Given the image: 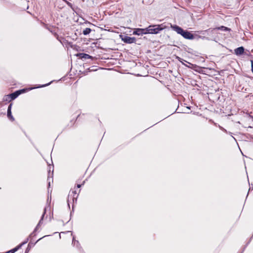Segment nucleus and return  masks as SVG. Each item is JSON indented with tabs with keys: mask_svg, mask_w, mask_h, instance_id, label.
<instances>
[{
	"mask_svg": "<svg viewBox=\"0 0 253 253\" xmlns=\"http://www.w3.org/2000/svg\"><path fill=\"white\" fill-rule=\"evenodd\" d=\"M170 27L177 34L181 35L186 39L193 40L194 38V35L192 33L187 30H184L182 28L176 25L171 24Z\"/></svg>",
	"mask_w": 253,
	"mask_h": 253,
	"instance_id": "1",
	"label": "nucleus"
},
{
	"mask_svg": "<svg viewBox=\"0 0 253 253\" xmlns=\"http://www.w3.org/2000/svg\"><path fill=\"white\" fill-rule=\"evenodd\" d=\"M165 28L162 25H152L146 28L147 34H157Z\"/></svg>",
	"mask_w": 253,
	"mask_h": 253,
	"instance_id": "2",
	"label": "nucleus"
},
{
	"mask_svg": "<svg viewBox=\"0 0 253 253\" xmlns=\"http://www.w3.org/2000/svg\"><path fill=\"white\" fill-rule=\"evenodd\" d=\"M122 40L126 43H132L136 42L135 37H130L127 36H121Z\"/></svg>",
	"mask_w": 253,
	"mask_h": 253,
	"instance_id": "3",
	"label": "nucleus"
},
{
	"mask_svg": "<svg viewBox=\"0 0 253 253\" xmlns=\"http://www.w3.org/2000/svg\"><path fill=\"white\" fill-rule=\"evenodd\" d=\"M133 35H142L143 34H147V29L146 28L145 29H140V28H137L135 29L134 31L133 32Z\"/></svg>",
	"mask_w": 253,
	"mask_h": 253,
	"instance_id": "4",
	"label": "nucleus"
},
{
	"mask_svg": "<svg viewBox=\"0 0 253 253\" xmlns=\"http://www.w3.org/2000/svg\"><path fill=\"white\" fill-rule=\"evenodd\" d=\"M244 47L243 46H240L234 50V53L237 56H240L244 53Z\"/></svg>",
	"mask_w": 253,
	"mask_h": 253,
	"instance_id": "5",
	"label": "nucleus"
},
{
	"mask_svg": "<svg viewBox=\"0 0 253 253\" xmlns=\"http://www.w3.org/2000/svg\"><path fill=\"white\" fill-rule=\"evenodd\" d=\"M77 56L79 57V58H81L82 59H86L92 58V56H91L89 54L84 53H78L77 54Z\"/></svg>",
	"mask_w": 253,
	"mask_h": 253,
	"instance_id": "6",
	"label": "nucleus"
},
{
	"mask_svg": "<svg viewBox=\"0 0 253 253\" xmlns=\"http://www.w3.org/2000/svg\"><path fill=\"white\" fill-rule=\"evenodd\" d=\"M45 213H46V208H45L44 209V211H43V213L41 217L40 220L39 221L38 225H37L36 227L35 228L34 231L31 234V236H32L34 234V232H35L38 229L39 226L42 223V221L43 220V218L44 217V214H45Z\"/></svg>",
	"mask_w": 253,
	"mask_h": 253,
	"instance_id": "7",
	"label": "nucleus"
},
{
	"mask_svg": "<svg viewBox=\"0 0 253 253\" xmlns=\"http://www.w3.org/2000/svg\"><path fill=\"white\" fill-rule=\"evenodd\" d=\"M28 240V239H27L26 241H25L24 242H23L22 243H21V244L19 245L18 246H17L15 248H14V249H13L9 251V252H10V253H14L15 252L17 251L23 245L26 244Z\"/></svg>",
	"mask_w": 253,
	"mask_h": 253,
	"instance_id": "8",
	"label": "nucleus"
},
{
	"mask_svg": "<svg viewBox=\"0 0 253 253\" xmlns=\"http://www.w3.org/2000/svg\"><path fill=\"white\" fill-rule=\"evenodd\" d=\"M18 96V93H17V92L15 91L7 95V97L8 98H10L11 100H14L15 98H16Z\"/></svg>",
	"mask_w": 253,
	"mask_h": 253,
	"instance_id": "9",
	"label": "nucleus"
},
{
	"mask_svg": "<svg viewBox=\"0 0 253 253\" xmlns=\"http://www.w3.org/2000/svg\"><path fill=\"white\" fill-rule=\"evenodd\" d=\"M214 29L224 31H230V29H229L227 27H226L224 26H221L220 27H216Z\"/></svg>",
	"mask_w": 253,
	"mask_h": 253,
	"instance_id": "10",
	"label": "nucleus"
},
{
	"mask_svg": "<svg viewBox=\"0 0 253 253\" xmlns=\"http://www.w3.org/2000/svg\"><path fill=\"white\" fill-rule=\"evenodd\" d=\"M72 195H73V200L74 202V199H76V200H77V198L78 197V195H77V193H76V191H72L71 193L70 192L69 196H72Z\"/></svg>",
	"mask_w": 253,
	"mask_h": 253,
	"instance_id": "11",
	"label": "nucleus"
},
{
	"mask_svg": "<svg viewBox=\"0 0 253 253\" xmlns=\"http://www.w3.org/2000/svg\"><path fill=\"white\" fill-rule=\"evenodd\" d=\"M91 30L89 28H85V29H84L83 31V34L84 35H87L88 34H89L90 32H91Z\"/></svg>",
	"mask_w": 253,
	"mask_h": 253,
	"instance_id": "12",
	"label": "nucleus"
},
{
	"mask_svg": "<svg viewBox=\"0 0 253 253\" xmlns=\"http://www.w3.org/2000/svg\"><path fill=\"white\" fill-rule=\"evenodd\" d=\"M7 117L12 121H13L14 120V118L12 116L11 111L7 112Z\"/></svg>",
	"mask_w": 253,
	"mask_h": 253,
	"instance_id": "13",
	"label": "nucleus"
},
{
	"mask_svg": "<svg viewBox=\"0 0 253 253\" xmlns=\"http://www.w3.org/2000/svg\"><path fill=\"white\" fill-rule=\"evenodd\" d=\"M34 246V245H32L31 244V243H30L29 244H28V246L25 251V253H28V252L30 251L31 248V247L32 246Z\"/></svg>",
	"mask_w": 253,
	"mask_h": 253,
	"instance_id": "14",
	"label": "nucleus"
},
{
	"mask_svg": "<svg viewBox=\"0 0 253 253\" xmlns=\"http://www.w3.org/2000/svg\"><path fill=\"white\" fill-rule=\"evenodd\" d=\"M11 106H12L11 104L9 105V106L8 107V109H7V112L11 111Z\"/></svg>",
	"mask_w": 253,
	"mask_h": 253,
	"instance_id": "15",
	"label": "nucleus"
},
{
	"mask_svg": "<svg viewBox=\"0 0 253 253\" xmlns=\"http://www.w3.org/2000/svg\"><path fill=\"white\" fill-rule=\"evenodd\" d=\"M251 67H252V72L253 73V60H251Z\"/></svg>",
	"mask_w": 253,
	"mask_h": 253,
	"instance_id": "16",
	"label": "nucleus"
},
{
	"mask_svg": "<svg viewBox=\"0 0 253 253\" xmlns=\"http://www.w3.org/2000/svg\"><path fill=\"white\" fill-rule=\"evenodd\" d=\"M75 242H77V244H79V241H76L75 240V238L73 237V243H74V244H75Z\"/></svg>",
	"mask_w": 253,
	"mask_h": 253,
	"instance_id": "17",
	"label": "nucleus"
},
{
	"mask_svg": "<svg viewBox=\"0 0 253 253\" xmlns=\"http://www.w3.org/2000/svg\"><path fill=\"white\" fill-rule=\"evenodd\" d=\"M54 35L56 37L57 39L61 42V41L59 39L58 35L56 33L54 34Z\"/></svg>",
	"mask_w": 253,
	"mask_h": 253,
	"instance_id": "18",
	"label": "nucleus"
},
{
	"mask_svg": "<svg viewBox=\"0 0 253 253\" xmlns=\"http://www.w3.org/2000/svg\"><path fill=\"white\" fill-rule=\"evenodd\" d=\"M84 181L83 182V185L84 184ZM82 185V184H77V187L78 188H80Z\"/></svg>",
	"mask_w": 253,
	"mask_h": 253,
	"instance_id": "19",
	"label": "nucleus"
},
{
	"mask_svg": "<svg viewBox=\"0 0 253 253\" xmlns=\"http://www.w3.org/2000/svg\"><path fill=\"white\" fill-rule=\"evenodd\" d=\"M176 58L178 59V61H179L180 62H182V58H181L180 57H178V56L176 57Z\"/></svg>",
	"mask_w": 253,
	"mask_h": 253,
	"instance_id": "20",
	"label": "nucleus"
},
{
	"mask_svg": "<svg viewBox=\"0 0 253 253\" xmlns=\"http://www.w3.org/2000/svg\"><path fill=\"white\" fill-rule=\"evenodd\" d=\"M15 92H17V93H18V96H19L20 94H21V91H20V90H17V91H16Z\"/></svg>",
	"mask_w": 253,
	"mask_h": 253,
	"instance_id": "21",
	"label": "nucleus"
},
{
	"mask_svg": "<svg viewBox=\"0 0 253 253\" xmlns=\"http://www.w3.org/2000/svg\"><path fill=\"white\" fill-rule=\"evenodd\" d=\"M20 91H21V93H22L25 92V89H20Z\"/></svg>",
	"mask_w": 253,
	"mask_h": 253,
	"instance_id": "22",
	"label": "nucleus"
},
{
	"mask_svg": "<svg viewBox=\"0 0 253 253\" xmlns=\"http://www.w3.org/2000/svg\"><path fill=\"white\" fill-rule=\"evenodd\" d=\"M49 84H50V83H48V84H44V85H42V87H43V86H47V85H49Z\"/></svg>",
	"mask_w": 253,
	"mask_h": 253,
	"instance_id": "23",
	"label": "nucleus"
},
{
	"mask_svg": "<svg viewBox=\"0 0 253 253\" xmlns=\"http://www.w3.org/2000/svg\"><path fill=\"white\" fill-rule=\"evenodd\" d=\"M50 182L49 181L48 182V188L50 187Z\"/></svg>",
	"mask_w": 253,
	"mask_h": 253,
	"instance_id": "24",
	"label": "nucleus"
},
{
	"mask_svg": "<svg viewBox=\"0 0 253 253\" xmlns=\"http://www.w3.org/2000/svg\"><path fill=\"white\" fill-rule=\"evenodd\" d=\"M68 5H69V6H71V4L70 3H69V2H68Z\"/></svg>",
	"mask_w": 253,
	"mask_h": 253,
	"instance_id": "25",
	"label": "nucleus"
},
{
	"mask_svg": "<svg viewBox=\"0 0 253 253\" xmlns=\"http://www.w3.org/2000/svg\"><path fill=\"white\" fill-rule=\"evenodd\" d=\"M211 30V29H208V30L206 31L205 32L210 31Z\"/></svg>",
	"mask_w": 253,
	"mask_h": 253,
	"instance_id": "26",
	"label": "nucleus"
},
{
	"mask_svg": "<svg viewBox=\"0 0 253 253\" xmlns=\"http://www.w3.org/2000/svg\"><path fill=\"white\" fill-rule=\"evenodd\" d=\"M10 253V252L8 251V252H6V253Z\"/></svg>",
	"mask_w": 253,
	"mask_h": 253,
	"instance_id": "27",
	"label": "nucleus"
},
{
	"mask_svg": "<svg viewBox=\"0 0 253 253\" xmlns=\"http://www.w3.org/2000/svg\"><path fill=\"white\" fill-rule=\"evenodd\" d=\"M40 239H42V238H40V239H39V240L37 241V242L39 240H40Z\"/></svg>",
	"mask_w": 253,
	"mask_h": 253,
	"instance_id": "28",
	"label": "nucleus"
},
{
	"mask_svg": "<svg viewBox=\"0 0 253 253\" xmlns=\"http://www.w3.org/2000/svg\"><path fill=\"white\" fill-rule=\"evenodd\" d=\"M40 239H42V238H40V239H39V240L37 241V242L39 240H40Z\"/></svg>",
	"mask_w": 253,
	"mask_h": 253,
	"instance_id": "29",
	"label": "nucleus"
}]
</instances>
